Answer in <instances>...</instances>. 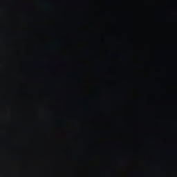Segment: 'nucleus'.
Masks as SVG:
<instances>
[{
  "label": "nucleus",
  "instance_id": "obj_1",
  "mask_svg": "<svg viewBox=\"0 0 177 177\" xmlns=\"http://www.w3.org/2000/svg\"><path fill=\"white\" fill-rule=\"evenodd\" d=\"M174 153H175V154H177V152H176V151H175Z\"/></svg>",
  "mask_w": 177,
  "mask_h": 177
}]
</instances>
